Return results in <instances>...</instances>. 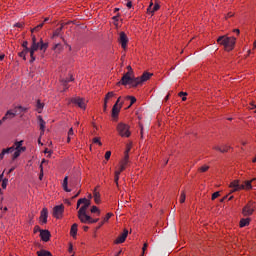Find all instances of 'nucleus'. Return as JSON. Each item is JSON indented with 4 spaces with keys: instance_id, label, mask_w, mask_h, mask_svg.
I'll return each mask as SVG.
<instances>
[{
    "instance_id": "13d9d810",
    "label": "nucleus",
    "mask_w": 256,
    "mask_h": 256,
    "mask_svg": "<svg viewBox=\"0 0 256 256\" xmlns=\"http://www.w3.org/2000/svg\"><path fill=\"white\" fill-rule=\"evenodd\" d=\"M128 69V73H130V75H133V68L131 66H127Z\"/></svg>"
},
{
    "instance_id": "c85d7f7f",
    "label": "nucleus",
    "mask_w": 256,
    "mask_h": 256,
    "mask_svg": "<svg viewBox=\"0 0 256 256\" xmlns=\"http://www.w3.org/2000/svg\"><path fill=\"white\" fill-rule=\"evenodd\" d=\"M124 99L125 101H130V107L137 102V98H135V96H126Z\"/></svg>"
},
{
    "instance_id": "aec40b11",
    "label": "nucleus",
    "mask_w": 256,
    "mask_h": 256,
    "mask_svg": "<svg viewBox=\"0 0 256 256\" xmlns=\"http://www.w3.org/2000/svg\"><path fill=\"white\" fill-rule=\"evenodd\" d=\"M93 197H94L95 203L99 205V203H101V193H99V186L94 188Z\"/></svg>"
},
{
    "instance_id": "4468645a",
    "label": "nucleus",
    "mask_w": 256,
    "mask_h": 256,
    "mask_svg": "<svg viewBox=\"0 0 256 256\" xmlns=\"http://www.w3.org/2000/svg\"><path fill=\"white\" fill-rule=\"evenodd\" d=\"M160 6L158 3L153 4V1L150 2L148 8H147V14L153 15L155 12L159 11Z\"/></svg>"
},
{
    "instance_id": "a878e982",
    "label": "nucleus",
    "mask_w": 256,
    "mask_h": 256,
    "mask_svg": "<svg viewBox=\"0 0 256 256\" xmlns=\"http://www.w3.org/2000/svg\"><path fill=\"white\" fill-rule=\"evenodd\" d=\"M78 227H79V225H77V223H74V224L71 226V229H70V235H71V237H77Z\"/></svg>"
},
{
    "instance_id": "a19ab883",
    "label": "nucleus",
    "mask_w": 256,
    "mask_h": 256,
    "mask_svg": "<svg viewBox=\"0 0 256 256\" xmlns=\"http://www.w3.org/2000/svg\"><path fill=\"white\" fill-rule=\"evenodd\" d=\"M9 183V179L5 178L2 180V189H7V185Z\"/></svg>"
},
{
    "instance_id": "412c9836",
    "label": "nucleus",
    "mask_w": 256,
    "mask_h": 256,
    "mask_svg": "<svg viewBox=\"0 0 256 256\" xmlns=\"http://www.w3.org/2000/svg\"><path fill=\"white\" fill-rule=\"evenodd\" d=\"M16 115H17V111L8 110L5 116L2 118V121H7V119H14Z\"/></svg>"
},
{
    "instance_id": "e2e57ef3",
    "label": "nucleus",
    "mask_w": 256,
    "mask_h": 256,
    "mask_svg": "<svg viewBox=\"0 0 256 256\" xmlns=\"http://www.w3.org/2000/svg\"><path fill=\"white\" fill-rule=\"evenodd\" d=\"M37 43V38L35 37V35H32V44Z\"/></svg>"
},
{
    "instance_id": "49530a36",
    "label": "nucleus",
    "mask_w": 256,
    "mask_h": 256,
    "mask_svg": "<svg viewBox=\"0 0 256 256\" xmlns=\"http://www.w3.org/2000/svg\"><path fill=\"white\" fill-rule=\"evenodd\" d=\"M105 159H106V161H109V159H111V151H107L105 153Z\"/></svg>"
},
{
    "instance_id": "a18cd8bd",
    "label": "nucleus",
    "mask_w": 256,
    "mask_h": 256,
    "mask_svg": "<svg viewBox=\"0 0 256 256\" xmlns=\"http://www.w3.org/2000/svg\"><path fill=\"white\" fill-rule=\"evenodd\" d=\"M18 55H19V57H22L24 61H27V57H26L27 54L25 52H23V50H22V52H19Z\"/></svg>"
},
{
    "instance_id": "6e6d98bb",
    "label": "nucleus",
    "mask_w": 256,
    "mask_h": 256,
    "mask_svg": "<svg viewBox=\"0 0 256 256\" xmlns=\"http://www.w3.org/2000/svg\"><path fill=\"white\" fill-rule=\"evenodd\" d=\"M126 7H127L128 9H131V8L133 7V2L128 1V2L126 3Z\"/></svg>"
},
{
    "instance_id": "7c9ffc66",
    "label": "nucleus",
    "mask_w": 256,
    "mask_h": 256,
    "mask_svg": "<svg viewBox=\"0 0 256 256\" xmlns=\"http://www.w3.org/2000/svg\"><path fill=\"white\" fill-rule=\"evenodd\" d=\"M252 181H255V179H253ZM252 181H245L244 184V189H246L247 191H249V189H253V186L251 185Z\"/></svg>"
},
{
    "instance_id": "72a5a7b5",
    "label": "nucleus",
    "mask_w": 256,
    "mask_h": 256,
    "mask_svg": "<svg viewBox=\"0 0 256 256\" xmlns=\"http://www.w3.org/2000/svg\"><path fill=\"white\" fill-rule=\"evenodd\" d=\"M61 31H63V26H61V27H59V28H57L55 31H54V33H53V38H55V37H59L60 35H61Z\"/></svg>"
},
{
    "instance_id": "1a4fd4ad",
    "label": "nucleus",
    "mask_w": 256,
    "mask_h": 256,
    "mask_svg": "<svg viewBox=\"0 0 256 256\" xmlns=\"http://www.w3.org/2000/svg\"><path fill=\"white\" fill-rule=\"evenodd\" d=\"M230 193H235L237 191H242V189H245V185H241L239 183V180H234L230 183Z\"/></svg>"
},
{
    "instance_id": "2eb2a0df",
    "label": "nucleus",
    "mask_w": 256,
    "mask_h": 256,
    "mask_svg": "<svg viewBox=\"0 0 256 256\" xmlns=\"http://www.w3.org/2000/svg\"><path fill=\"white\" fill-rule=\"evenodd\" d=\"M40 42H35L34 44H32L31 48H30V57H31V63H33V61H35V51H37V49H40Z\"/></svg>"
},
{
    "instance_id": "864d4df0",
    "label": "nucleus",
    "mask_w": 256,
    "mask_h": 256,
    "mask_svg": "<svg viewBox=\"0 0 256 256\" xmlns=\"http://www.w3.org/2000/svg\"><path fill=\"white\" fill-rule=\"evenodd\" d=\"M233 15H235V13L228 12L227 15L225 16V19H231V17H233Z\"/></svg>"
},
{
    "instance_id": "b1692460",
    "label": "nucleus",
    "mask_w": 256,
    "mask_h": 256,
    "mask_svg": "<svg viewBox=\"0 0 256 256\" xmlns=\"http://www.w3.org/2000/svg\"><path fill=\"white\" fill-rule=\"evenodd\" d=\"M115 97V92H108L104 98V109H107V102L109 99H113Z\"/></svg>"
},
{
    "instance_id": "2f4dec72",
    "label": "nucleus",
    "mask_w": 256,
    "mask_h": 256,
    "mask_svg": "<svg viewBox=\"0 0 256 256\" xmlns=\"http://www.w3.org/2000/svg\"><path fill=\"white\" fill-rule=\"evenodd\" d=\"M14 154L12 156L13 161H15V159H17L18 157H20L21 153H25V150H14Z\"/></svg>"
},
{
    "instance_id": "ddd939ff",
    "label": "nucleus",
    "mask_w": 256,
    "mask_h": 256,
    "mask_svg": "<svg viewBox=\"0 0 256 256\" xmlns=\"http://www.w3.org/2000/svg\"><path fill=\"white\" fill-rule=\"evenodd\" d=\"M127 235H129V230L124 229L123 233L115 239L114 241L115 245H120L121 243H125L127 239Z\"/></svg>"
},
{
    "instance_id": "f257e3e1",
    "label": "nucleus",
    "mask_w": 256,
    "mask_h": 256,
    "mask_svg": "<svg viewBox=\"0 0 256 256\" xmlns=\"http://www.w3.org/2000/svg\"><path fill=\"white\" fill-rule=\"evenodd\" d=\"M91 207V200L87 198H80L77 201L76 209L78 210V219L80 223L92 225L93 223H98L99 218L93 219L91 216L87 214V210Z\"/></svg>"
},
{
    "instance_id": "603ef678",
    "label": "nucleus",
    "mask_w": 256,
    "mask_h": 256,
    "mask_svg": "<svg viewBox=\"0 0 256 256\" xmlns=\"http://www.w3.org/2000/svg\"><path fill=\"white\" fill-rule=\"evenodd\" d=\"M75 135V132L73 131V128H70L68 131V137H73Z\"/></svg>"
},
{
    "instance_id": "5fc2aeb1",
    "label": "nucleus",
    "mask_w": 256,
    "mask_h": 256,
    "mask_svg": "<svg viewBox=\"0 0 256 256\" xmlns=\"http://www.w3.org/2000/svg\"><path fill=\"white\" fill-rule=\"evenodd\" d=\"M5 155H7V152H5V150L3 149L0 153V159H4Z\"/></svg>"
},
{
    "instance_id": "bf43d9fd",
    "label": "nucleus",
    "mask_w": 256,
    "mask_h": 256,
    "mask_svg": "<svg viewBox=\"0 0 256 256\" xmlns=\"http://www.w3.org/2000/svg\"><path fill=\"white\" fill-rule=\"evenodd\" d=\"M221 149H226V153L227 151H229V149H231V147L227 146V145H223V146H220Z\"/></svg>"
},
{
    "instance_id": "9b49d317",
    "label": "nucleus",
    "mask_w": 256,
    "mask_h": 256,
    "mask_svg": "<svg viewBox=\"0 0 256 256\" xmlns=\"http://www.w3.org/2000/svg\"><path fill=\"white\" fill-rule=\"evenodd\" d=\"M49 217V210L47 208H43L40 212L39 222L41 225H47V219Z\"/></svg>"
},
{
    "instance_id": "c03bdc74",
    "label": "nucleus",
    "mask_w": 256,
    "mask_h": 256,
    "mask_svg": "<svg viewBox=\"0 0 256 256\" xmlns=\"http://www.w3.org/2000/svg\"><path fill=\"white\" fill-rule=\"evenodd\" d=\"M114 181L117 187H119V172H115Z\"/></svg>"
},
{
    "instance_id": "3c124183",
    "label": "nucleus",
    "mask_w": 256,
    "mask_h": 256,
    "mask_svg": "<svg viewBox=\"0 0 256 256\" xmlns=\"http://www.w3.org/2000/svg\"><path fill=\"white\" fill-rule=\"evenodd\" d=\"M24 23L23 22H18L16 24H14V27H19L20 29L24 27Z\"/></svg>"
},
{
    "instance_id": "f3484780",
    "label": "nucleus",
    "mask_w": 256,
    "mask_h": 256,
    "mask_svg": "<svg viewBox=\"0 0 256 256\" xmlns=\"http://www.w3.org/2000/svg\"><path fill=\"white\" fill-rule=\"evenodd\" d=\"M121 107H123V103L117 104L115 103L112 107V117H119V113L121 111Z\"/></svg>"
},
{
    "instance_id": "bb28decb",
    "label": "nucleus",
    "mask_w": 256,
    "mask_h": 256,
    "mask_svg": "<svg viewBox=\"0 0 256 256\" xmlns=\"http://www.w3.org/2000/svg\"><path fill=\"white\" fill-rule=\"evenodd\" d=\"M44 107H45V103H42L41 100H37V103H36L37 113H43Z\"/></svg>"
},
{
    "instance_id": "473e14b6",
    "label": "nucleus",
    "mask_w": 256,
    "mask_h": 256,
    "mask_svg": "<svg viewBox=\"0 0 256 256\" xmlns=\"http://www.w3.org/2000/svg\"><path fill=\"white\" fill-rule=\"evenodd\" d=\"M49 47L48 43L43 42V39L40 40V50L41 51H47V48Z\"/></svg>"
},
{
    "instance_id": "4d7b16f0",
    "label": "nucleus",
    "mask_w": 256,
    "mask_h": 256,
    "mask_svg": "<svg viewBox=\"0 0 256 256\" xmlns=\"http://www.w3.org/2000/svg\"><path fill=\"white\" fill-rule=\"evenodd\" d=\"M29 42H27V41H24L23 43H22V47L24 48V49H27V48H29Z\"/></svg>"
},
{
    "instance_id": "4c0bfd02",
    "label": "nucleus",
    "mask_w": 256,
    "mask_h": 256,
    "mask_svg": "<svg viewBox=\"0 0 256 256\" xmlns=\"http://www.w3.org/2000/svg\"><path fill=\"white\" fill-rule=\"evenodd\" d=\"M199 171L200 173H207V171H209V166L208 165L201 166L199 168Z\"/></svg>"
},
{
    "instance_id": "338daca9",
    "label": "nucleus",
    "mask_w": 256,
    "mask_h": 256,
    "mask_svg": "<svg viewBox=\"0 0 256 256\" xmlns=\"http://www.w3.org/2000/svg\"><path fill=\"white\" fill-rule=\"evenodd\" d=\"M117 105H121V103L123 104V102H121V97H119L116 101Z\"/></svg>"
},
{
    "instance_id": "37998d69",
    "label": "nucleus",
    "mask_w": 256,
    "mask_h": 256,
    "mask_svg": "<svg viewBox=\"0 0 256 256\" xmlns=\"http://www.w3.org/2000/svg\"><path fill=\"white\" fill-rule=\"evenodd\" d=\"M4 151L6 152V155L9 153H13V151H15V146H11L9 148L4 149Z\"/></svg>"
},
{
    "instance_id": "cd10ccee",
    "label": "nucleus",
    "mask_w": 256,
    "mask_h": 256,
    "mask_svg": "<svg viewBox=\"0 0 256 256\" xmlns=\"http://www.w3.org/2000/svg\"><path fill=\"white\" fill-rule=\"evenodd\" d=\"M251 219L249 218H243L240 220V227H247L249 225Z\"/></svg>"
},
{
    "instance_id": "79ce46f5",
    "label": "nucleus",
    "mask_w": 256,
    "mask_h": 256,
    "mask_svg": "<svg viewBox=\"0 0 256 256\" xmlns=\"http://www.w3.org/2000/svg\"><path fill=\"white\" fill-rule=\"evenodd\" d=\"M93 143H96L97 145H99L101 147V145H103V143H101V138L99 137H95L93 138Z\"/></svg>"
},
{
    "instance_id": "6ab92c4d",
    "label": "nucleus",
    "mask_w": 256,
    "mask_h": 256,
    "mask_svg": "<svg viewBox=\"0 0 256 256\" xmlns=\"http://www.w3.org/2000/svg\"><path fill=\"white\" fill-rule=\"evenodd\" d=\"M38 123L40 125V135L43 137V135H45V125H47L45 120H43V116H38Z\"/></svg>"
},
{
    "instance_id": "4be33fe9",
    "label": "nucleus",
    "mask_w": 256,
    "mask_h": 256,
    "mask_svg": "<svg viewBox=\"0 0 256 256\" xmlns=\"http://www.w3.org/2000/svg\"><path fill=\"white\" fill-rule=\"evenodd\" d=\"M14 150L27 151V147L23 146V140L14 143Z\"/></svg>"
},
{
    "instance_id": "69168bd1",
    "label": "nucleus",
    "mask_w": 256,
    "mask_h": 256,
    "mask_svg": "<svg viewBox=\"0 0 256 256\" xmlns=\"http://www.w3.org/2000/svg\"><path fill=\"white\" fill-rule=\"evenodd\" d=\"M44 153H46V154L48 153V155H51V153H53V152H52L51 150H49V149L46 148L45 151H44Z\"/></svg>"
},
{
    "instance_id": "680f3d73",
    "label": "nucleus",
    "mask_w": 256,
    "mask_h": 256,
    "mask_svg": "<svg viewBox=\"0 0 256 256\" xmlns=\"http://www.w3.org/2000/svg\"><path fill=\"white\" fill-rule=\"evenodd\" d=\"M23 52L27 55V53H31V48H24Z\"/></svg>"
},
{
    "instance_id": "e433bc0d",
    "label": "nucleus",
    "mask_w": 256,
    "mask_h": 256,
    "mask_svg": "<svg viewBox=\"0 0 256 256\" xmlns=\"http://www.w3.org/2000/svg\"><path fill=\"white\" fill-rule=\"evenodd\" d=\"M187 198V195L185 194V191H182L180 194V203H185V199Z\"/></svg>"
},
{
    "instance_id": "c756f323",
    "label": "nucleus",
    "mask_w": 256,
    "mask_h": 256,
    "mask_svg": "<svg viewBox=\"0 0 256 256\" xmlns=\"http://www.w3.org/2000/svg\"><path fill=\"white\" fill-rule=\"evenodd\" d=\"M37 255L38 256H53V254H51V252L46 251V250L37 251Z\"/></svg>"
},
{
    "instance_id": "0e129e2a",
    "label": "nucleus",
    "mask_w": 256,
    "mask_h": 256,
    "mask_svg": "<svg viewBox=\"0 0 256 256\" xmlns=\"http://www.w3.org/2000/svg\"><path fill=\"white\" fill-rule=\"evenodd\" d=\"M78 195H81V190H79V191L72 197V199H76V197H77Z\"/></svg>"
},
{
    "instance_id": "f704fd0d",
    "label": "nucleus",
    "mask_w": 256,
    "mask_h": 256,
    "mask_svg": "<svg viewBox=\"0 0 256 256\" xmlns=\"http://www.w3.org/2000/svg\"><path fill=\"white\" fill-rule=\"evenodd\" d=\"M54 51H55L56 53H61V51H63V45H61L60 43L55 44V46H54Z\"/></svg>"
},
{
    "instance_id": "09e8293b",
    "label": "nucleus",
    "mask_w": 256,
    "mask_h": 256,
    "mask_svg": "<svg viewBox=\"0 0 256 256\" xmlns=\"http://www.w3.org/2000/svg\"><path fill=\"white\" fill-rule=\"evenodd\" d=\"M43 163H47V160L43 159L40 166H39V169H40V173H43Z\"/></svg>"
},
{
    "instance_id": "052dcab7",
    "label": "nucleus",
    "mask_w": 256,
    "mask_h": 256,
    "mask_svg": "<svg viewBox=\"0 0 256 256\" xmlns=\"http://www.w3.org/2000/svg\"><path fill=\"white\" fill-rule=\"evenodd\" d=\"M123 171H125V169L121 170V167L119 166L118 170H116L115 173H119V175H121V173H123Z\"/></svg>"
},
{
    "instance_id": "58836bf2",
    "label": "nucleus",
    "mask_w": 256,
    "mask_h": 256,
    "mask_svg": "<svg viewBox=\"0 0 256 256\" xmlns=\"http://www.w3.org/2000/svg\"><path fill=\"white\" fill-rule=\"evenodd\" d=\"M214 151H219L220 153H227V149H221V146H214Z\"/></svg>"
},
{
    "instance_id": "774afa93",
    "label": "nucleus",
    "mask_w": 256,
    "mask_h": 256,
    "mask_svg": "<svg viewBox=\"0 0 256 256\" xmlns=\"http://www.w3.org/2000/svg\"><path fill=\"white\" fill-rule=\"evenodd\" d=\"M233 33H237V35H239V33H241V31L239 29H234Z\"/></svg>"
},
{
    "instance_id": "393cba45",
    "label": "nucleus",
    "mask_w": 256,
    "mask_h": 256,
    "mask_svg": "<svg viewBox=\"0 0 256 256\" xmlns=\"http://www.w3.org/2000/svg\"><path fill=\"white\" fill-rule=\"evenodd\" d=\"M111 217H113V213L111 212L107 213L106 216L103 218L102 222L99 223L98 229L100 227H103V225H105V223H107V221H109Z\"/></svg>"
},
{
    "instance_id": "a211bd4d",
    "label": "nucleus",
    "mask_w": 256,
    "mask_h": 256,
    "mask_svg": "<svg viewBox=\"0 0 256 256\" xmlns=\"http://www.w3.org/2000/svg\"><path fill=\"white\" fill-rule=\"evenodd\" d=\"M40 237H41L42 241L47 243V241H49V239H51V232H49V230H40Z\"/></svg>"
},
{
    "instance_id": "39448f33",
    "label": "nucleus",
    "mask_w": 256,
    "mask_h": 256,
    "mask_svg": "<svg viewBox=\"0 0 256 256\" xmlns=\"http://www.w3.org/2000/svg\"><path fill=\"white\" fill-rule=\"evenodd\" d=\"M71 103L80 109H87V103L85 102V99L79 96L68 99V105H71Z\"/></svg>"
},
{
    "instance_id": "ea45409f",
    "label": "nucleus",
    "mask_w": 256,
    "mask_h": 256,
    "mask_svg": "<svg viewBox=\"0 0 256 256\" xmlns=\"http://www.w3.org/2000/svg\"><path fill=\"white\" fill-rule=\"evenodd\" d=\"M43 25H45V22L37 25L36 27H34L31 32L34 33V31H39V29H42Z\"/></svg>"
},
{
    "instance_id": "8fccbe9b",
    "label": "nucleus",
    "mask_w": 256,
    "mask_h": 256,
    "mask_svg": "<svg viewBox=\"0 0 256 256\" xmlns=\"http://www.w3.org/2000/svg\"><path fill=\"white\" fill-rule=\"evenodd\" d=\"M219 192H214L213 194H212V201H215V199H217V197H219Z\"/></svg>"
},
{
    "instance_id": "f8f14e48",
    "label": "nucleus",
    "mask_w": 256,
    "mask_h": 256,
    "mask_svg": "<svg viewBox=\"0 0 256 256\" xmlns=\"http://www.w3.org/2000/svg\"><path fill=\"white\" fill-rule=\"evenodd\" d=\"M129 151H131V148H128V149L125 151V156H124V158L120 161L119 166L121 167V170L127 169V165H129Z\"/></svg>"
},
{
    "instance_id": "5701e85b",
    "label": "nucleus",
    "mask_w": 256,
    "mask_h": 256,
    "mask_svg": "<svg viewBox=\"0 0 256 256\" xmlns=\"http://www.w3.org/2000/svg\"><path fill=\"white\" fill-rule=\"evenodd\" d=\"M68 185H69V177L66 176L64 177L62 188L64 191H66V193H71V189H69Z\"/></svg>"
},
{
    "instance_id": "7ed1b4c3",
    "label": "nucleus",
    "mask_w": 256,
    "mask_h": 256,
    "mask_svg": "<svg viewBox=\"0 0 256 256\" xmlns=\"http://www.w3.org/2000/svg\"><path fill=\"white\" fill-rule=\"evenodd\" d=\"M137 78L131 72H126L121 78V81L118 82V85H131V87H137L136 81Z\"/></svg>"
},
{
    "instance_id": "9d476101",
    "label": "nucleus",
    "mask_w": 256,
    "mask_h": 256,
    "mask_svg": "<svg viewBox=\"0 0 256 256\" xmlns=\"http://www.w3.org/2000/svg\"><path fill=\"white\" fill-rule=\"evenodd\" d=\"M119 44L121 45L122 49H127V44L129 43V38L125 32H120L118 38Z\"/></svg>"
},
{
    "instance_id": "0eeeda50",
    "label": "nucleus",
    "mask_w": 256,
    "mask_h": 256,
    "mask_svg": "<svg viewBox=\"0 0 256 256\" xmlns=\"http://www.w3.org/2000/svg\"><path fill=\"white\" fill-rule=\"evenodd\" d=\"M153 77V73L144 72L140 77H136V85H143L146 81H149Z\"/></svg>"
},
{
    "instance_id": "6e6552de",
    "label": "nucleus",
    "mask_w": 256,
    "mask_h": 256,
    "mask_svg": "<svg viewBox=\"0 0 256 256\" xmlns=\"http://www.w3.org/2000/svg\"><path fill=\"white\" fill-rule=\"evenodd\" d=\"M255 211V205L253 202H249L246 206H244L242 210V215L244 217H249V215H253V212Z\"/></svg>"
},
{
    "instance_id": "f03ea898",
    "label": "nucleus",
    "mask_w": 256,
    "mask_h": 256,
    "mask_svg": "<svg viewBox=\"0 0 256 256\" xmlns=\"http://www.w3.org/2000/svg\"><path fill=\"white\" fill-rule=\"evenodd\" d=\"M217 43L222 45L225 51H233L235 49V43H237V38L229 37V36H219L217 39Z\"/></svg>"
},
{
    "instance_id": "20e7f679",
    "label": "nucleus",
    "mask_w": 256,
    "mask_h": 256,
    "mask_svg": "<svg viewBox=\"0 0 256 256\" xmlns=\"http://www.w3.org/2000/svg\"><path fill=\"white\" fill-rule=\"evenodd\" d=\"M117 131L120 137H131V130L129 125L121 122L117 125Z\"/></svg>"
},
{
    "instance_id": "423d86ee",
    "label": "nucleus",
    "mask_w": 256,
    "mask_h": 256,
    "mask_svg": "<svg viewBox=\"0 0 256 256\" xmlns=\"http://www.w3.org/2000/svg\"><path fill=\"white\" fill-rule=\"evenodd\" d=\"M63 213H65V206L63 204L53 208V217H55V219H63Z\"/></svg>"
},
{
    "instance_id": "dca6fc26",
    "label": "nucleus",
    "mask_w": 256,
    "mask_h": 256,
    "mask_svg": "<svg viewBox=\"0 0 256 256\" xmlns=\"http://www.w3.org/2000/svg\"><path fill=\"white\" fill-rule=\"evenodd\" d=\"M69 77L70 78L61 79V84L64 87L62 91H67V89H69V86H67V83H71V81H75V78H73V74H69Z\"/></svg>"
},
{
    "instance_id": "c9c22d12",
    "label": "nucleus",
    "mask_w": 256,
    "mask_h": 256,
    "mask_svg": "<svg viewBox=\"0 0 256 256\" xmlns=\"http://www.w3.org/2000/svg\"><path fill=\"white\" fill-rule=\"evenodd\" d=\"M91 213H97V215H101V210H99V208L97 206H92V208L90 209Z\"/></svg>"
},
{
    "instance_id": "de8ad7c7",
    "label": "nucleus",
    "mask_w": 256,
    "mask_h": 256,
    "mask_svg": "<svg viewBox=\"0 0 256 256\" xmlns=\"http://www.w3.org/2000/svg\"><path fill=\"white\" fill-rule=\"evenodd\" d=\"M147 247H148V244L147 243H144L143 247H142V255L145 256V251H147Z\"/></svg>"
}]
</instances>
